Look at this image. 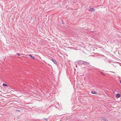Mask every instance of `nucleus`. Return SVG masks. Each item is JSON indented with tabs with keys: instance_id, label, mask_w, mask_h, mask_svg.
Segmentation results:
<instances>
[{
	"instance_id": "nucleus-1",
	"label": "nucleus",
	"mask_w": 121,
	"mask_h": 121,
	"mask_svg": "<svg viewBox=\"0 0 121 121\" xmlns=\"http://www.w3.org/2000/svg\"><path fill=\"white\" fill-rule=\"evenodd\" d=\"M78 63L82 64L87 66H88L90 65V63L89 62L82 60H79L78 61Z\"/></svg>"
},
{
	"instance_id": "nucleus-2",
	"label": "nucleus",
	"mask_w": 121,
	"mask_h": 121,
	"mask_svg": "<svg viewBox=\"0 0 121 121\" xmlns=\"http://www.w3.org/2000/svg\"><path fill=\"white\" fill-rule=\"evenodd\" d=\"M120 95L119 94H117L116 95V97L117 98H118L120 97Z\"/></svg>"
},
{
	"instance_id": "nucleus-3",
	"label": "nucleus",
	"mask_w": 121,
	"mask_h": 121,
	"mask_svg": "<svg viewBox=\"0 0 121 121\" xmlns=\"http://www.w3.org/2000/svg\"><path fill=\"white\" fill-rule=\"evenodd\" d=\"M52 60L53 62L56 65H57V63L56 61L55 60L52 59Z\"/></svg>"
},
{
	"instance_id": "nucleus-4",
	"label": "nucleus",
	"mask_w": 121,
	"mask_h": 121,
	"mask_svg": "<svg viewBox=\"0 0 121 121\" xmlns=\"http://www.w3.org/2000/svg\"><path fill=\"white\" fill-rule=\"evenodd\" d=\"M91 93L92 94H95L96 95H97L98 94V93L97 92H96L95 91H93L91 92Z\"/></svg>"
},
{
	"instance_id": "nucleus-5",
	"label": "nucleus",
	"mask_w": 121,
	"mask_h": 121,
	"mask_svg": "<svg viewBox=\"0 0 121 121\" xmlns=\"http://www.w3.org/2000/svg\"><path fill=\"white\" fill-rule=\"evenodd\" d=\"M90 11H91L94 12L95 11V10L93 8H91L90 9Z\"/></svg>"
},
{
	"instance_id": "nucleus-6",
	"label": "nucleus",
	"mask_w": 121,
	"mask_h": 121,
	"mask_svg": "<svg viewBox=\"0 0 121 121\" xmlns=\"http://www.w3.org/2000/svg\"><path fill=\"white\" fill-rule=\"evenodd\" d=\"M102 119L103 121H108V120L107 119L105 118H102Z\"/></svg>"
},
{
	"instance_id": "nucleus-7",
	"label": "nucleus",
	"mask_w": 121,
	"mask_h": 121,
	"mask_svg": "<svg viewBox=\"0 0 121 121\" xmlns=\"http://www.w3.org/2000/svg\"><path fill=\"white\" fill-rule=\"evenodd\" d=\"M29 56L30 57L32 58V59H34L35 58L34 56H32L31 55H30Z\"/></svg>"
},
{
	"instance_id": "nucleus-8",
	"label": "nucleus",
	"mask_w": 121,
	"mask_h": 121,
	"mask_svg": "<svg viewBox=\"0 0 121 121\" xmlns=\"http://www.w3.org/2000/svg\"><path fill=\"white\" fill-rule=\"evenodd\" d=\"M3 86H8L7 84L4 83L3 84Z\"/></svg>"
},
{
	"instance_id": "nucleus-9",
	"label": "nucleus",
	"mask_w": 121,
	"mask_h": 121,
	"mask_svg": "<svg viewBox=\"0 0 121 121\" xmlns=\"http://www.w3.org/2000/svg\"><path fill=\"white\" fill-rule=\"evenodd\" d=\"M17 54L18 56H20V53H17Z\"/></svg>"
},
{
	"instance_id": "nucleus-10",
	"label": "nucleus",
	"mask_w": 121,
	"mask_h": 121,
	"mask_svg": "<svg viewBox=\"0 0 121 121\" xmlns=\"http://www.w3.org/2000/svg\"><path fill=\"white\" fill-rule=\"evenodd\" d=\"M43 119H44L46 121H48V119L46 118H44Z\"/></svg>"
},
{
	"instance_id": "nucleus-11",
	"label": "nucleus",
	"mask_w": 121,
	"mask_h": 121,
	"mask_svg": "<svg viewBox=\"0 0 121 121\" xmlns=\"http://www.w3.org/2000/svg\"><path fill=\"white\" fill-rule=\"evenodd\" d=\"M16 111H18L19 112H20L21 111L20 110H16Z\"/></svg>"
},
{
	"instance_id": "nucleus-12",
	"label": "nucleus",
	"mask_w": 121,
	"mask_h": 121,
	"mask_svg": "<svg viewBox=\"0 0 121 121\" xmlns=\"http://www.w3.org/2000/svg\"><path fill=\"white\" fill-rule=\"evenodd\" d=\"M101 74H102L103 75H105L102 72H101Z\"/></svg>"
},
{
	"instance_id": "nucleus-13",
	"label": "nucleus",
	"mask_w": 121,
	"mask_h": 121,
	"mask_svg": "<svg viewBox=\"0 0 121 121\" xmlns=\"http://www.w3.org/2000/svg\"><path fill=\"white\" fill-rule=\"evenodd\" d=\"M62 23H63V24H64V23L63 22H62Z\"/></svg>"
}]
</instances>
